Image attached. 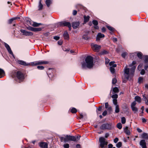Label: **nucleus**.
Masks as SVG:
<instances>
[{
	"label": "nucleus",
	"instance_id": "26",
	"mask_svg": "<svg viewBox=\"0 0 148 148\" xmlns=\"http://www.w3.org/2000/svg\"><path fill=\"white\" fill-rule=\"evenodd\" d=\"M43 28V27L42 28H34L33 32H37L41 31L42 29Z\"/></svg>",
	"mask_w": 148,
	"mask_h": 148
},
{
	"label": "nucleus",
	"instance_id": "6",
	"mask_svg": "<svg viewBox=\"0 0 148 148\" xmlns=\"http://www.w3.org/2000/svg\"><path fill=\"white\" fill-rule=\"evenodd\" d=\"M136 64V62L133 61L132 63L129 65V66L131 67L130 69V75L132 76H134L135 73V70L136 68V66H134V65Z\"/></svg>",
	"mask_w": 148,
	"mask_h": 148
},
{
	"label": "nucleus",
	"instance_id": "53",
	"mask_svg": "<svg viewBox=\"0 0 148 148\" xmlns=\"http://www.w3.org/2000/svg\"><path fill=\"white\" fill-rule=\"evenodd\" d=\"M141 109L142 110V112L140 113L139 114L140 116H142V115H141V114H143V111L144 110V106H142L141 108Z\"/></svg>",
	"mask_w": 148,
	"mask_h": 148
},
{
	"label": "nucleus",
	"instance_id": "23",
	"mask_svg": "<svg viewBox=\"0 0 148 148\" xmlns=\"http://www.w3.org/2000/svg\"><path fill=\"white\" fill-rule=\"evenodd\" d=\"M134 99L135 101H136L138 103H141V99L140 97L139 96H136L135 97Z\"/></svg>",
	"mask_w": 148,
	"mask_h": 148
},
{
	"label": "nucleus",
	"instance_id": "24",
	"mask_svg": "<svg viewBox=\"0 0 148 148\" xmlns=\"http://www.w3.org/2000/svg\"><path fill=\"white\" fill-rule=\"evenodd\" d=\"M5 73L3 70L0 68V78H2L5 75Z\"/></svg>",
	"mask_w": 148,
	"mask_h": 148
},
{
	"label": "nucleus",
	"instance_id": "8",
	"mask_svg": "<svg viewBox=\"0 0 148 148\" xmlns=\"http://www.w3.org/2000/svg\"><path fill=\"white\" fill-rule=\"evenodd\" d=\"M71 24L70 22L66 21H61L58 23V26L60 27H68Z\"/></svg>",
	"mask_w": 148,
	"mask_h": 148
},
{
	"label": "nucleus",
	"instance_id": "14",
	"mask_svg": "<svg viewBox=\"0 0 148 148\" xmlns=\"http://www.w3.org/2000/svg\"><path fill=\"white\" fill-rule=\"evenodd\" d=\"M39 145L41 148H47L48 144L47 143L41 142L39 143Z\"/></svg>",
	"mask_w": 148,
	"mask_h": 148
},
{
	"label": "nucleus",
	"instance_id": "20",
	"mask_svg": "<svg viewBox=\"0 0 148 148\" xmlns=\"http://www.w3.org/2000/svg\"><path fill=\"white\" fill-rule=\"evenodd\" d=\"M130 70L129 68H127V66H125L124 69V73L127 75H129L130 74Z\"/></svg>",
	"mask_w": 148,
	"mask_h": 148
},
{
	"label": "nucleus",
	"instance_id": "11",
	"mask_svg": "<svg viewBox=\"0 0 148 148\" xmlns=\"http://www.w3.org/2000/svg\"><path fill=\"white\" fill-rule=\"evenodd\" d=\"M92 48L95 51H98L101 48L100 45H94L92 46Z\"/></svg>",
	"mask_w": 148,
	"mask_h": 148
},
{
	"label": "nucleus",
	"instance_id": "64",
	"mask_svg": "<svg viewBox=\"0 0 148 148\" xmlns=\"http://www.w3.org/2000/svg\"><path fill=\"white\" fill-rule=\"evenodd\" d=\"M115 62L114 61H111L109 63V65L110 66H112Z\"/></svg>",
	"mask_w": 148,
	"mask_h": 148
},
{
	"label": "nucleus",
	"instance_id": "61",
	"mask_svg": "<svg viewBox=\"0 0 148 148\" xmlns=\"http://www.w3.org/2000/svg\"><path fill=\"white\" fill-rule=\"evenodd\" d=\"M107 113V112L106 110H105L102 113V115L103 116H106Z\"/></svg>",
	"mask_w": 148,
	"mask_h": 148
},
{
	"label": "nucleus",
	"instance_id": "17",
	"mask_svg": "<svg viewBox=\"0 0 148 148\" xmlns=\"http://www.w3.org/2000/svg\"><path fill=\"white\" fill-rule=\"evenodd\" d=\"M143 100L145 101V103L146 105H148V95L145 94L143 95Z\"/></svg>",
	"mask_w": 148,
	"mask_h": 148
},
{
	"label": "nucleus",
	"instance_id": "57",
	"mask_svg": "<svg viewBox=\"0 0 148 148\" xmlns=\"http://www.w3.org/2000/svg\"><path fill=\"white\" fill-rule=\"evenodd\" d=\"M145 73V70L143 69H142L141 70L140 72V74L142 75H144Z\"/></svg>",
	"mask_w": 148,
	"mask_h": 148
},
{
	"label": "nucleus",
	"instance_id": "43",
	"mask_svg": "<svg viewBox=\"0 0 148 148\" xmlns=\"http://www.w3.org/2000/svg\"><path fill=\"white\" fill-rule=\"evenodd\" d=\"M37 68L39 70H42L44 69V67L42 66H37Z\"/></svg>",
	"mask_w": 148,
	"mask_h": 148
},
{
	"label": "nucleus",
	"instance_id": "10",
	"mask_svg": "<svg viewBox=\"0 0 148 148\" xmlns=\"http://www.w3.org/2000/svg\"><path fill=\"white\" fill-rule=\"evenodd\" d=\"M80 22L79 21H76L73 22L72 23V27L74 29H76L77 28L80 24Z\"/></svg>",
	"mask_w": 148,
	"mask_h": 148
},
{
	"label": "nucleus",
	"instance_id": "12",
	"mask_svg": "<svg viewBox=\"0 0 148 148\" xmlns=\"http://www.w3.org/2000/svg\"><path fill=\"white\" fill-rule=\"evenodd\" d=\"M18 64L25 66H27L28 65L31 66V62L30 63H26V62L22 60H19L17 62Z\"/></svg>",
	"mask_w": 148,
	"mask_h": 148
},
{
	"label": "nucleus",
	"instance_id": "40",
	"mask_svg": "<svg viewBox=\"0 0 148 148\" xmlns=\"http://www.w3.org/2000/svg\"><path fill=\"white\" fill-rule=\"evenodd\" d=\"M25 20L27 23H29V24H31V20L30 19L28 18L27 17L25 18Z\"/></svg>",
	"mask_w": 148,
	"mask_h": 148
},
{
	"label": "nucleus",
	"instance_id": "45",
	"mask_svg": "<svg viewBox=\"0 0 148 148\" xmlns=\"http://www.w3.org/2000/svg\"><path fill=\"white\" fill-rule=\"evenodd\" d=\"M143 78L142 77H139L138 79V82L140 84L143 81Z\"/></svg>",
	"mask_w": 148,
	"mask_h": 148
},
{
	"label": "nucleus",
	"instance_id": "56",
	"mask_svg": "<svg viewBox=\"0 0 148 148\" xmlns=\"http://www.w3.org/2000/svg\"><path fill=\"white\" fill-rule=\"evenodd\" d=\"M62 43L63 41L62 40H60L58 42V44L60 45H62Z\"/></svg>",
	"mask_w": 148,
	"mask_h": 148
},
{
	"label": "nucleus",
	"instance_id": "28",
	"mask_svg": "<svg viewBox=\"0 0 148 148\" xmlns=\"http://www.w3.org/2000/svg\"><path fill=\"white\" fill-rule=\"evenodd\" d=\"M142 136L143 138L148 139V134L146 133H143L142 134Z\"/></svg>",
	"mask_w": 148,
	"mask_h": 148
},
{
	"label": "nucleus",
	"instance_id": "46",
	"mask_svg": "<svg viewBox=\"0 0 148 148\" xmlns=\"http://www.w3.org/2000/svg\"><path fill=\"white\" fill-rule=\"evenodd\" d=\"M136 103L135 101H133L131 103V108H132L134 107H135L136 105Z\"/></svg>",
	"mask_w": 148,
	"mask_h": 148
},
{
	"label": "nucleus",
	"instance_id": "54",
	"mask_svg": "<svg viewBox=\"0 0 148 148\" xmlns=\"http://www.w3.org/2000/svg\"><path fill=\"white\" fill-rule=\"evenodd\" d=\"M14 19L13 18H12L11 19H9L8 20V23L9 24H11L12 23V22L14 21Z\"/></svg>",
	"mask_w": 148,
	"mask_h": 148
},
{
	"label": "nucleus",
	"instance_id": "5",
	"mask_svg": "<svg viewBox=\"0 0 148 148\" xmlns=\"http://www.w3.org/2000/svg\"><path fill=\"white\" fill-rule=\"evenodd\" d=\"M112 124L111 123H106L102 124L100 127V129L102 130H111L112 129Z\"/></svg>",
	"mask_w": 148,
	"mask_h": 148
},
{
	"label": "nucleus",
	"instance_id": "25",
	"mask_svg": "<svg viewBox=\"0 0 148 148\" xmlns=\"http://www.w3.org/2000/svg\"><path fill=\"white\" fill-rule=\"evenodd\" d=\"M106 27L110 30L112 32H114L115 29L113 27L109 26L108 25H106Z\"/></svg>",
	"mask_w": 148,
	"mask_h": 148
},
{
	"label": "nucleus",
	"instance_id": "22",
	"mask_svg": "<svg viewBox=\"0 0 148 148\" xmlns=\"http://www.w3.org/2000/svg\"><path fill=\"white\" fill-rule=\"evenodd\" d=\"M63 36L65 39H69V34L67 31H65L63 34Z\"/></svg>",
	"mask_w": 148,
	"mask_h": 148
},
{
	"label": "nucleus",
	"instance_id": "62",
	"mask_svg": "<svg viewBox=\"0 0 148 148\" xmlns=\"http://www.w3.org/2000/svg\"><path fill=\"white\" fill-rule=\"evenodd\" d=\"M77 12L76 10H73V15L75 16L77 14Z\"/></svg>",
	"mask_w": 148,
	"mask_h": 148
},
{
	"label": "nucleus",
	"instance_id": "38",
	"mask_svg": "<svg viewBox=\"0 0 148 148\" xmlns=\"http://www.w3.org/2000/svg\"><path fill=\"white\" fill-rule=\"evenodd\" d=\"M145 59L144 60V63L145 64H148V56H145Z\"/></svg>",
	"mask_w": 148,
	"mask_h": 148
},
{
	"label": "nucleus",
	"instance_id": "30",
	"mask_svg": "<svg viewBox=\"0 0 148 148\" xmlns=\"http://www.w3.org/2000/svg\"><path fill=\"white\" fill-rule=\"evenodd\" d=\"M137 56L140 59H142L143 58V54L140 52H139L137 53Z\"/></svg>",
	"mask_w": 148,
	"mask_h": 148
},
{
	"label": "nucleus",
	"instance_id": "47",
	"mask_svg": "<svg viewBox=\"0 0 148 148\" xmlns=\"http://www.w3.org/2000/svg\"><path fill=\"white\" fill-rule=\"evenodd\" d=\"M127 55V53L126 52H124L122 53L121 54V56L122 57L124 58H125L126 56Z\"/></svg>",
	"mask_w": 148,
	"mask_h": 148
},
{
	"label": "nucleus",
	"instance_id": "51",
	"mask_svg": "<svg viewBox=\"0 0 148 148\" xmlns=\"http://www.w3.org/2000/svg\"><path fill=\"white\" fill-rule=\"evenodd\" d=\"M117 82V79L115 78H114L112 80V84H115Z\"/></svg>",
	"mask_w": 148,
	"mask_h": 148
},
{
	"label": "nucleus",
	"instance_id": "48",
	"mask_svg": "<svg viewBox=\"0 0 148 148\" xmlns=\"http://www.w3.org/2000/svg\"><path fill=\"white\" fill-rule=\"evenodd\" d=\"M112 97L114 99H116L118 97V95L116 94H115L112 96Z\"/></svg>",
	"mask_w": 148,
	"mask_h": 148
},
{
	"label": "nucleus",
	"instance_id": "21",
	"mask_svg": "<svg viewBox=\"0 0 148 148\" xmlns=\"http://www.w3.org/2000/svg\"><path fill=\"white\" fill-rule=\"evenodd\" d=\"M128 127L126 126V127L124 129V130L125 133L127 135H130V132L128 129Z\"/></svg>",
	"mask_w": 148,
	"mask_h": 148
},
{
	"label": "nucleus",
	"instance_id": "9",
	"mask_svg": "<svg viewBox=\"0 0 148 148\" xmlns=\"http://www.w3.org/2000/svg\"><path fill=\"white\" fill-rule=\"evenodd\" d=\"M20 32L23 33V35L26 36H31L33 35V34L32 32L27 31L24 29H21L20 30Z\"/></svg>",
	"mask_w": 148,
	"mask_h": 148
},
{
	"label": "nucleus",
	"instance_id": "49",
	"mask_svg": "<svg viewBox=\"0 0 148 148\" xmlns=\"http://www.w3.org/2000/svg\"><path fill=\"white\" fill-rule=\"evenodd\" d=\"M34 27L29 26L27 27V29L29 30L33 31L34 29Z\"/></svg>",
	"mask_w": 148,
	"mask_h": 148
},
{
	"label": "nucleus",
	"instance_id": "55",
	"mask_svg": "<svg viewBox=\"0 0 148 148\" xmlns=\"http://www.w3.org/2000/svg\"><path fill=\"white\" fill-rule=\"evenodd\" d=\"M135 56V55L134 54V53H132L130 54V57L131 58H134V56Z\"/></svg>",
	"mask_w": 148,
	"mask_h": 148
},
{
	"label": "nucleus",
	"instance_id": "3",
	"mask_svg": "<svg viewBox=\"0 0 148 148\" xmlns=\"http://www.w3.org/2000/svg\"><path fill=\"white\" fill-rule=\"evenodd\" d=\"M86 63L84 62L82 64V67L83 69H86V67L91 68L93 66V58L91 56H88L85 59Z\"/></svg>",
	"mask_w": 148,
	"mask_h": 148
},
{
	"label": "nucleus",
	"instance_id": "63",
	"mask_svg": "<svg viewBox=\"0 0 148 148\" xmlns=\"http://www.w3.org/2000/svg\"><path fill=\"white\" fill-rule=\"evenodd\" d=\"M119 140V139L118 138H116L114 140V143H116Z\"/></svg>",
	"mask_w": 148,
	"mask_h": 148
},
{
	"label": "nucleus",
	"instance_id": "13",
	"mask_svg": "<svg viewBox=\"0 0 148 148\" xmlns=\"http://www.w3.org/2000/svg\"><path fill=\"white\" fill-rule=\"evenodd\" d=\"M4 45H5V47H6V48L7 49V50L9 53L10 54L13 55V52H12V51L10 47V46L9 45L5 42H4Z\"/></svg>",
	"mask_w": 148,
	"mask_h": 148
},
{
	"label": "nucleus",
	"instance_id": "58",
	"mask_svg": "<svg viewBox=\"0 0 148 148\" xmlns=\"http://www.w3.org/2000/svg\"><path fill=\"white\" fill-rule=\"evenodd\" d=\"M106 61H105V64H108L109 61L110 60L108 59V58H106Z\"/></svg>",
	"mask_w": 148,
	"mask_h": 148
},
{
	"label": "nucleus",
	"instance_id": "44",
	"mask_svg": "<svg viewBox=\"0 0 148 148\" xmlns=\"http://www.w3.org/2000/svg\"><path fill=\"white\" fill-rule=\"evenodd\" d=\"M132 110L135 113H136V112H137L138 111V108L136 107H133L131 108Z\"/></svg>",
	"mask_w": 148,
	"mask_h": 148
},
{
	"label": "nucleus",
	"instance_id": "35",
	"mask_svg": "<svg viewBox=\"0 0 148 148\" xmlns=\"http://www.w3.org/2000/svg\"><path fill=\"white\" fill-rule=\"evenodd\" d=\"M122 146V143L121 142H119L116 144V146L118 148H120Z\"/></svg>",
	"mask_w": 148,
	"mask_h": 148
},
{
	"label": "nucleus",
	"instance_id": "41",
	"mask_svg": "<svg viewBox=\"0 0 148 148\" xmlns=\"http://www.w3.org/2000/svg\"><path fill=\"white\" fill-rule=\"evenodd\" d=\"M121 123L122 124H125L126 122V119L125 117H123L121 119Z\"/></svg>",
	"mask_w": 148,
	"mask_h": 148
},
{
	"label": "nucleus",
	"instance_id": "36",
	"mask_svg": "<svg viewBox=\"0 0 148 148\" xmlns=\"http://www.w3.org/2000/svg\"><path fill=\"white\" fill-rule=\"evenodd\" d=\"M120 111L119 108V105H116L115 106V112L116 113H118Z\"/></svg>",
	"mask_w": 148,
	"mask_h": 148
},
{
	"label": "nucleus",
	"instance_id": "42",
	"mask_svg": "<svg viewBox=\"0 0 148 148\" xmlns=\"http://www.w3.org/2000/svg\"><path fill=\"white\" fill-rule=\"evenodd\" d=\"M113 102L114 105L116 106V105H119L117 104V101L116 99H113Z\"/></svg>",
	"mask_w": 148,
	"mask_h": 148
},
{
	"label": "nucleus",
	"instance_id": "52",
	"mask_svg": "<svg viewBox=\"0 0 148 148\" xmlns=\"http://www.w3.org/2000/svg\"><path fill=\"white\" fill-rule=\"evenodd\" d=\"M102 106H99V107L97 109L96 111L97 112V113L98 111L97 110L99 111H101L102 110Z\"/></svg>",
	"mask_w": 148,
	"mask_h": 148
},
{
	"label": "nucleus",
	"instance_id": "60",
	"mask_svg": "<svg viewBox=\"0 0 148 148\" xmlns=\"http://www.w3.org/2000/svg\"><path fill=\"white\" fill-rule=\"evenodd\" d=\"M53 38L55 40H58L59 39L60 37L59 36H55Z\"/></svg>",
	"mask_w": 148,
	"mask_h": 148
},
{
	"label": "nucleus",
	"instance_id": "18",
	"mask_svg": "<svg viewBox=\"0 0 148 148\" xmlns=\"http://www.w3.org/2000/svg\"><path fill=\"white\" fill-rule=\"evenodd\" d=\"M104 37L105 35L104 34H102L101 33H99L97 36L96 40L97 41L99 40L100 38H103Z\"/></svg>",
	"mask_w": 148,
	"mask_h": 148
},
{
	"label": "nucleus",
	"instance_id": "39",
	"mask_svg": "<svg viewBox=\"0 0 148 148\" xmlns=\"http://www.w3.org/2000/svg\"><path fill=\"white\" fill-rule=\"evenodd\" d=\"M117 127L119 129H121L122 128V125L121 123H118L116 125Z\"/></svg>",
	"mask_w": 148,
	"mask_h": 148
},
{
	"label": "nucleus",
	"instance_id": "2",
	"mask_svg": "<svg viewBox=\"0 0 148 148\" xmlns=\"http://www.w3.org/2000/svg\"><path fill=\"white\" fill-rule=\"evenodd\" d=\"M25 72L23 71H18L12 73V78L15 77L17 79L19 82H23L25 78Z\"/></svg>",
	"mask_w": 148,
	"mask_h": 148
},
{
	"label": "nucleus",
	"instance_id": "50",
	"mask_svg": "<svg viewBox=\"0 0 148 148\" xmlns=\"http://www.w3.org/2000/svg\"><path fill=\"white\" fill-rule=\"evenodd\" d=\"M63 146L64 148H69V145L68 143L64 144Z\"/></svg>",
	"mask_w": 148,
	"mask_h": 148
},
{
	"label": "nucleus",
	"instance_id": "15",
	"mask_svg": "<svg viewBox=\"0 0 148 148\" xmlns=\"http://www.w3.org/2000/svg\"><path fill=\"white\" fill-rule=\"evenodd\" d=\"M140 145L142 148H147L146 143L145 140H141L140 142Z\"/></svg>",
	"mask_w": 148,
	"mask_h": 148
},
{
	"label": "nucleus",
	"instance_id": "37",
	"mask_svg": "<svg viewBox=\"0 0 148 148\" xmlns=\"http://www.w3.org/2000/svg\"><path fill=\"white\" fill-rule=\"evenodd\" d=\"M110 69L112 73L114 74V73L115 72V70L114 68H113V67L111 66L110 67Z\"/></svg>",
	"mask_w": 148,
	"mask_h": 148
},
{
	"label": "nucleus",
	"instance_id": "33",
	"mask_svg": "<svg viewBox=\"0 0 148 148\" xmlns=\"http://www.w3.org/2000/svg\"><path fill=\"white\" fill-rule=\"evenodd\" d=\"M77 110L75 108H72L71 110V112L72 113H75L77 112Z\"/></svg>",
	"mask_w": 148,
	"mask_h": 148
},
{
	"label": "nucleus",
	"instance_id": "1",
	"mask_svg": "<svg viewBox=\"0 0 148 148\" xmlns=\"http://www.w3.org/2000/svg\"><path fill=\"white\" fill-rule=\"evenodd\" d=\"M64 137L62 136L60 137V138L61 142H64L65 143L68 142L69 141H77L79 140L81 137L80 136H75L71 135L65 136L64 135Z\"/></svg>",
	"mask_w": 148,
	"mask_h": 148
},
{
	"label": "nucleus",
	"instance_id": "19",
	"mask_svg": "<svg viewBox=\"0 0 148 148\" xmlns=\"http://www.w3.org/2000/svg\"><path fill=\"white\" fill-rule=\"evenodd\" d=\"M90 18V17L89 16H86L85 15H84V22L83 24L84 25L88 22Z\"/></svg>",
	"mask_w": 148,
	"mask_h": 148
},
{
	"label": "nucleus",
	"instance_id": "27",
	"mask_svg": "<svg viewBox=\"0 0 148 148\" xmlns=\"http://www.w3.org/2000/svg\"><path fill=\"white\" fill-rule=\"evenodd\" d=\"M41 0H40V1L39 2L38 10H42L43 8V5L41 3Z\"/></svg>",
	"mask_w": 148,
	"mask_h": 148
},
{
	"label": "nucleus",
	"instance_id": "4",
	"mask_svg": "<svg viewBox=\"0 0 148 148\" xmlns=\"http://www.w3.org/2000/svg\"><path fill=\"white\" fill-rule=\"evenodd\" d=\"M100 143L99 147L101 148H106V146L107 145L108 142L106 141L105 139L103 137H100L99 139Z\"/></svg>",
	"mask_w": 148,
	"mask_h": 148
},
{
	"label": "nucleus",
	"instance_id": "31",
	"mask_svg": "<svg viewBox=\"0 0 148 148\" xmlns=\"http://www.w3.org/2000/svg\"><path fill=\"white\" fill-rule=\"evenodd\" d=\"M113 91L115 93H118L119 92V88L117 87H115L113 89Z\"/></svg>",
	"mask_w": 148,
	"mask_h": 148
},
{
	"label": "nucleus",
	"instance_id": "59",
	"mask_svg": "<svg viewBox=\"0 0 148 148\" xmlns=\"http://www.w3.org/2000/svg\"><path fill=\"white\" fill-rule=\"evenodd\" d=\"M106 29L104 27H103L101 29V32L103 33H104L106 32Z\"/></svg>",
	"mask_w": 148,
	"mask_h": 148
},
{
	"label": "nucleus",
	"instance_id": "29",
	"mask_svg": "<svg viewBox=\"0 0 148 148\" xmlns=\"http://www.w3.org/2000/svg\"><path fill=\"white\" fill-rule=\"evenodd\" d=\"M44 25L41 23H37L36 22H34L32 25V26L34 27H37L40 25Z\"/></svg>",
	"mask_w": 148,
	"mask_h": 148
},
{
	"label": "nucleus",
	"instance_id": "16",
	"mask_svg": "<svg viewBox=\"0 0 148 148\" xmlns=\"http://www.w3.org/2000/svg\"><path fill=\"white\" fill-rule=\"evenodd\" d=\"M92 24L94 25V28L95 29H98L99 27L97 26L98 23L97 21L93 20L92 21Z\"/></svg>",
	"mask_w": 148,
	"mask_h": 148
},
{
	"label": "nucleus",
	"instance_id": "34",
	"mask_svg": "<svg viewBox=\"0 0 148 148\" xmlns=\"http://www.w3.org/2000/svg\"><path fill=\"white\" fill-rule=\"evenodd\" d=\"M51 3V1L50 0H46L45 1V3L47 5V6L48 7H49Z\"/></svg>",
	"mask_w": 148,
	"mask_h": 148
},
{
	"label": "nucleus",
	"instance_id": "7",
	"mask_svg": "<svg viewBox=\"0 0 148 148\" xmlns=\"http://www.w3.org/2000/svg\"><path fill=\"white\" fill-rule=\"evenodd\" d=\"M49 63V62L48 61L39 60L38 61L32 62L31 64V66H34L39 65L47 64H48Z\"/></svg>",
	"mask_w": 148,
	"mask_h": 148
},
{
	"label": "nucleus",
	"instance_id": "32",
	"mask_svg": "<svg viewBox=\"0 0 148 148\" xmlns=\"http://www.w3.org/2000/svg\"><path fill=\"white\" fill-rule=\"evenodd\" d=\"M108 53V52L106 50H103V51H101L100 53V54L102 55L107 54Z\"/></svg>",
	"mask_w": 148,
	"mask_h": 148
}]
</instances>
